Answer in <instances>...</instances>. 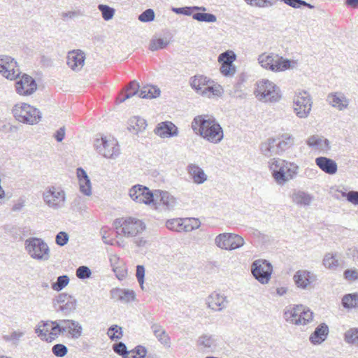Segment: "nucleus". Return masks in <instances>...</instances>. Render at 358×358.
<instances>
[{
  "label": "nucleus",
  "instance_id": "nucleus-17",
  "mask_svg": "<svg viewBox=\"0 0 358 358\" xmlns=\"http://www.w3.org/2000/svg\"><path fill=\"white\" fill-rule=\"evenodd\" d=\"M296 285L301 289H308L310 285L316 281L317 276L307 270H299L293 276Z\"/></svg>",
  "mask_w": 358,
  "mask_h": 358
},
{
  "label": "nucleus",
  "instance_id": "nucleus-12",
  "mask_svg": "<svg viewBox=\"0 0 358 358\" xmlns=\"http://www.w3.org/2000/svg\"><path fill=\"white\" fill-rule=\"evenodd\" d=\"M293 104L296 115L300 118H306L311 110L313 101L307 92L300 91L295 94Z\"/></svg>",
  "mask_w": 358,
  "mask_h": 358
},
{
  "label": "nucleus",
  "instance_id": "nucleus-44",
  "mask_svg": "<svg viewBox=\"0 0 358 358\" xmlns=\"http://www.w3.org/2000/svg\"><path fill=\"white\" fill-rule=\"evenodd\" d=\"M345 341L356 348H358V327L350 328L344 334Z\"/></svg>",
  "mask_w": 358,
  "mask_h": 358
},
{
  "label": "nucleus",
  "instance_id": "nucleus-16",
  "mask_svg": "<svg viewBox=\"0 0 358 358\" xmlns=\"http://www.w3.org/2000/svg\"><path fill=\"white\" fill-rule=\"evenodd\" d=\"M196 346L199 350L206 353L214 352L218 348L216 338L210 334L199 336L196 339Z\"/></svg>",
  "mask_w": 358,
  "mask_h": 358
},
{
  "label": "nucleus",
  "instance_id": "nucleus-55",
  "mask_svg": "<svg viewBox=\"0 0 358 358\" xmlns=\"http://www.w3.org/2000/svg\"><path fill=\"white\" fill-rule=\"evenodd\" d=\"M52 353L58 357H64L68 352V348L63 344H56L52 348Z\"/></svg>",
  "mask_w": 358,
  "mask_h": 358
},
{
  "label": "nucleus",
  "instance_id": "nucleus-30",
  "mask_svg": "<svg viewBox=\"0 0 358 358\" xmlns=\"http://www.w3.org/2000/svg\"><path fill=\"white\" fill-rule=\"evenodd\" d=\"M329 328L324 323L320 324L310 336V341L313 344H320L327 338Z\"/></svg>",
  "mask_w": 358,
  "mask_h": 358
},
{
  "label": "nucleus",
  "instance_id": "nucleus-7",
  "mask_svg": "<svg viewBox=\"0 0 358 358\" xmlns=\"http://www.w3.org/2000/svg\"><path fill=\"white\" fill-rule=\"evenodd\" d=\"M255 94L259 101L264 102L274 103L281 98L280 88L273 82L265 79L257 83Z\"/></svg>",
  "mask_w": 358,
  "mask_h": 358
},
{
  "label": "nucleus",
  "instance_id": "nucleus-14",
  "mask_svg": "<svg viewBox=\"0 0 358 358\" xmlns=\"http://www.w3.org/2000/svg\"><path fill=\"white\" fill-rule=\"evenodd\" d=\"M0 73L7 79L14 80L18 78L20 71L13 58L0 55Z\"/></svg>",
  "mask_w": 358,
  "mask_h": 358
},
{
  "label": "nucleus",
  "instance_id": "nucleus-49",
  "mask_svg": "<svg viewBox=\"0 0 358 358\" xmlns=\"http://www.w3.org/2000/svg\"><path fill=\"white\" fill-rule=\"evenodd\" d=\"M98 9L101 11L102 17L106 21L111 20L114 16L115 9L107 5L99 4Z\"/></svg>",
  "mask_w": 358,
  "mask_h": 358
},
{
  "label": "nucleus",
  "instance_id": "nucleus-26",
  "mask_svg": "<svg viewBox=\"0 0 358 358\" xmlns=\"http://www.w3.org/2000/svg\"><path fill=\"white\" fill-rule=\"evenodd\" d=\"M315 164L325 173L334 175L338 171V165L332 159L319 157L315 159Z\"/></svg>",
  "mask_w": 358,
  "mask_h": 358
},
{
  "label": "nucleus",
  "instance_id": "nucleus-51",
  "mask_svg": "<svg viewBox=\"0 0 358 358\" xmlns=\"http://www.w3.org/2000/svg\"><path fill=\"white\" fill-rule=\"evenodd\" d=\"M69 282V278L67 275H61L57 278L55 282L52 283V288L55 291H60L64 289Z\"/></svg>",
  "mask_w": 358,
  "mask_h": 358
},
{
  "label": "nucleus",
  "instance_id": "nucleus-13",
  "mask_svg": "<svg viewBox=\"0 0 358 358\" xmlns=\"http://www.w3.org/2000/svg\"><path fill=\"white\" fill-rule=\"evenodd\" d=\"M251 271L257 280L262 284H267L271 279L273 267L268 261L257 259L252 262Z\"/></svg>",
  "mask_w": 358,
  "mask_h": 358
},
{
  "label": "nucleus",
  "instance_id": "nucleus-29",
  "mask_svg": "<svg viewBox=\"0 0 358 358\" xmlns=\"http://www.w3.org/2000/svg\"><path fill=\"white\" fill-rule=\"evenodd\" d=\"M292 201L300 206H308L313 200V196L301 190H294L291 196Z\"/></svg>",
  "mask_w": 358,
  "mask_h": 358
},
{
  "label": "nucleus",
  "instance_id": "nucleus-5",
  "mask_svg": "<svg viewBox=\"0 0 358 358\" xmlns=\"http://www.w3.org/2000/svg\"><path fill=\"white\" fill-rule=\"evenodd\" d=\"M24 248L27 254L34 259L48 261L50 257V250L42 238L30 237L24 241Z\"/></svg>",
  "mask_w": 358,
  "mask_h": 358
},
{
  "label": "nucleus",
  "instance_id": "nucleus-59",
  "mask_svg": "<svg viewBox=\"0 0 358 358\" xmlns=\"http://www.w3.org/2000/svg\"><path fill=\"white\" fill-rule=\"evenodd\" d=\"M41 325L35 329V333L37 336L43 341L47 342H52L51 336L49 333V330L45 329L44 328L41 329Z\"/></svg>",
  "mask_w": 358,
  "mask_h": 358
},
{
  "label": "nucleus",
  "instance_id": "nucleus-50",
  "mask_svg": "<svg viewBox=\"0 0 358 358\" xmlns=\"http://www.w3.org/2000/svg\"><path fill=\"white\" fill-rule=\"evenodd\" d=\"M107 335L113 341H117L122 337V329L117 325H112L107 331Z\"/></svg>",
  "mask_w": 358,
  "mask_h": 358
},
{
  "label": "nucleus",
  "instance_id": "nucleus-35",
  "mask_svg": "<svg viewBox=\"0 0 358 358\" xmlns=\"http://www.w3.org/2000/svg\"><path fill=\"white\" fill-rule=\"evenodd\" d=\"M302 305H296L292 307H288L284 312V318L287 322L292 324H295V320H297V317L301 314V310Z\"/></svg>",
  "mask_w": 358,
  "mask_h": 358
},
{
  "label": "nucleus",
  "instance_id": "nucleus-11",
  "mask_svg": "<svg viewBox=\"0 0 358 358\" xmlns=\"http://www.w3.org/2000/svg\"><path fill=\"white\" fill-rule=\"evenodd\" d=\"M215 244L220 249L234 250L243 246L245 241L244 238L238 234L223 233L215 237Z\"/></svg>",
  "mask_w": 358,
  "mask_h": 358
},
{
  "label": "nucleus",
  "instance_id": "nucleus-41",
  "mask_svg": "<svg viewBox=\"0 0 358 358\" xmlns=\"http://www.w3.org/2000/svg\"><path fill=\"white\" fill-rule=\"evenodd\" d=\"M129 129L136 133L144 130L147 126L146 121L139 117H133L129 120Z\"/></svg>",
  "mask_w": 358,
  "mask_h": 358
},
{
  "label": "nucleus",
  "instance_id": "nucleus-53",
  "mask_svg": "<svg viewBox=\"0 0 358 358\" xmlns=\"http://www.w3.org/2000/svg\"><path fill=\"white\" fill-rule=\"evenodd\" d=\"M248 4L259 7L265 8L271 6L274 4L275 0H244Z\"/></svg>",
  "mask_w": 358,
  "mask_h": 358
},
{
  "label": "nucleus",
  "instance_id": "nucleus-15",
  "mask_svg": "<svg viewBox=\"0 0 358 358\" xmlns=\"http://www.w3.org/2000/svg\"><path fill=\"white\" fill-rule=\"evenodd\" d=\"M17 78L19 79L15 83V90L18 94L29 96L36 91L37 85L32 77L24 74L21 78Z\"/></svg>",
  "mask_w": 358,
  "mask_h": 358
},
{
  "label": "nucleus",
  "instance_id": "nucleus-36",
  "mask_svg": "<svg viewBox=\"0 0 358 358\" xmlns=\"http://www.w3.org/2000/svg\"><path fill=\"white\" fill-rule=\"evenodd\" d=\"M159 94L160 90L157 87L146 85L140 90L138 96L143 99H152L159 96Z\"/></svg>",
  "mask_w": 358,
  "mask_h": 358
},
{
  "label": "nucleus",
  "instance_id": "nucleus-4",
  "mask_svg": "<svg viewBox=\"0 0 358 358\" xmlns=\"http://www.w3.org/2000/svg\"><path fill=\"white\" fill-rule=\"evenodd\" d=\"M114 224L117 235H122L126 238L136 236L141 234L146 227L142 220L132 217L117 219Z\"/></svg>",
  "mask_w": 358,
  "mask_h": 358
},
{
  "label": "nucleus",
  "instance_id": "nucleus-24",
  "mask_svg": "<svg viewBox=\"0 0 358 358\" xmlns=\"http://www.w3.org/2000/svg\"><path fill=\"white\" fill-rule=\"evenodd\" d=\"M63 334L67 333L72 338L78 339L82 336L83 327L76 320H62Z\"/></svg>",
  "mask_w": 358,
  "mask_h": 358
},
{
  "label": "nucleus",
  "instance_id": "nucleus-39",
  "mask_svg": "<svg viewBox=\"0 0 358 358\" xmlns=\"http://www.w3.org/2000/svg\"><path fill=\"white\" fill-rule=\"evenodd\" d=\"M45 326H51L50 334L52 341H54L59 335L63 334L62 331V320L55 321H46L44 322Z\"/></svg>",
  "mask_w": 358,
  "mask_h": 358
},
{
  "label": "nucleus",
  "instance_id": "nucleus-1",
  "mask_svg": "<svg viewBox=\"0 0 358 358\" xmlns=\"http://www.w3.org/2000/svg\"><path fill=\"white\" fill-rule=\"evenodd\" d=\"M192 129L196 134L213 143H218L224 138L220 124L215 117L208 115L196 116L192 122Z\"/></svg>",
  "mask_w": 358,
  "mask_h": 358
},
{
  "label": "nucleus",
  "instance_id": "nucleus-43",
  "mask_svg": "<svg viewBox=\"0 0 358 358\" xmlns=\"http://www.w3.org/2000/svg\"><path fill=\"white\" fill-rule=\"evenodd\" d=\"M207 8L204 6H185L181 8H173L172 10L176 14H182L187 16H192L196 11H206Z\"/></svg>",
  "mask_w": 358,
  "mask_h": 358
},
{
  "label": "nucleus",
  "instance_id": "nucleus-56",
  "mask_svg": "<svg viewBox=\"0 0 358 358\" xmlns=\"http://www.w3.org/2000/svg\"><path fill=\"white\" fill-rule=\"evenodd\" d=\"M220 70L225 76H233L236 73V67L233 64H221Z\"/></svg>",
  "mask_w": 358,
  "mask_h": 358
},
{
  "label": "nucleus",
  "instance_id": "nucleus-2",
  "mask_svg": "<svg viewBox=\"0 0 358 358\" xmlns=\"http://www.w3.org/2000/svg\"><path fill=\"white\" fill-rule=\"evenodd\" d=\"M268 166L275 182L281 186L295 178L299 171L296 164L279 158L271 159Z\"/></svg>",
  "mask_w": 358,
  "mask_h": 358
},
{
  "label": "nucleus",
  "instance_id": "nucleus-64",
  "mask_svg": "<svg viewBox=\"0 0 358 358\" xmlns=\"http://www.w3.org/2000/svg\"><path fill=\"white\" fill-rule=\"evenodd\" d=\"M113 349L115 353L121 355L122 358L127 355L128 352L126 345L122 342L113 345Z\"/></svg>",
  "mask_w": 358,
  "mask_h": 358
},
{
  "label": "nucleus",
  "instance_id": "nucleus-60",
  "mask_svg": "<svg viewBox=\"0 0 358 358\" xmlns=\"http://www.w3.org/2000/svg\"><path fill=\"white\" fill-rule=\"evenodd\" d=\"M72 297V296L71 295H69L66 293H61L59 294L55 299H54V301H53V305H54V307L55 308V310H57V308L60 306H62L63 304H64V303L70 299Z\"/></svg>",
  "mask_w": 358,
  "mask_h": 358
},
{
  "label": "nucleus",
  "instance_id": "nucleus-27",
  "mask_svg": "<svg viewBox=\"0 0 358 358\" xmlns=\"http://www.w3.org/2000/svg\"><path fill=\"white\" fill-rule=\"evenodd\" d=\"M187 222H189V220H186V218L171 219L166 221V227L170 230L178 232L193 231L194 227H189V225L187 224Z\"/></svg>",
  "mask_w": 358,
  "mask_h": 358
},
{
  "label": "nucleus",
  "instance_id": "nucleus-47",
  "mask_svg": "<svg viewBox=\"0 0 358 358\" xmlns=\"http://www.w3.org/2000/svg\"><path fill=\"white\" fill-rule=\"evenodd\" d=\"M236 54L231 50H227L221 53L218 57V62L221 64H233L236 60Z\"/></svg>",
  "mask_w": 358,
  "mask_h": 358
},
{
  "label": "nucleus",
  "instance_id": "nucleus-61",
  "mask_svg": "<svg viewBox=\"0 0 358 358\" xmlns=\"http://www.w3.org/2000/svg\"><path fill=\"white\" fill-rule=\"evenodd\" d=\"M342 196L354 205H358V191H350L348 192H341Z\"/></svg>",
  "mask_w": 358,
  "mask_h": 358
},
{
  "label": "nucleus",
  "instance_id": "nucleus-18",
  "mask_svg": "<svg viewBox=\"0 0 358 358\" xmlns=\"http://www.w3.org/2000/svg\"><path fill=\"white\" fill-rule=\"evenodd\" d=\"M155 134L162 138L176 137L178 136V128L170 121L159 123L155 127Z\"/></svg>",
  "mask_w": 358,
  "mask_h": 358
},
{
  "label": "nucleus",
  "instance_id": "nucleus-34",
  "mask_svg": "<svg viewBox=\"0 0 358 358\" xmlns=\"http://www.w3.org/2000/svg\"><path fill=\"white\" fill-rule=\"evenodd\" d=\"M151 329L155 337L162 344L166 345L170 343V337L159 324H152L151 325Z\"/></svg>",
  "mask_w": 358,
  "mask_h": 358
},
{
  "label": "nucleus",
  "instance_id": "nucleus-19",
  "mask_svg": "<svg viewBox=\"0 0 358 358\" xmlns=\"http://www.w3.org/2000/svg\"><path fill=\"white\" fill-rule=\"evenodd\" d=\"M228 301L227 297L219 292H213L209 294L206 303L210 309L214 311H221L227 307Z\"/></svg>",
  "mask_w": 358,
  "mask_h": 358
},
{
  "label": "nucleus",
  "instance_id": "nucleus-58",
  "mask_svg": "<svg viewBox=\"0 0 358 358\" xmlns=\"http://www.w3.org/2000/svg\"><path fill=\"white\" fill-rule=\"evenodd\" d=\"M135 299V292L133 290L122 289L121 300L124 303H129Z\"/></svg>",
  "mask_w": 358,
  "mask_h": 358
},
{
  "label": "nucleus",
  "instance_id": "nucleus-32",
  "mask_svg": "<svg viewBox=\"0 0 358 358\" xmlns=\"http://www.w3.org/2000/svg\"><path fill=\"white\" fill-rule=\"evenodd\" d=\"M261 152L266 157H271L276 155H280L276 145L275 138H268L261 145Z\"/></svg>",
  "mask_w": 358,
  "mask_h": 358
},
{
  "label": "nucleus",
  "instance_id": "nucleus-42",
  "mask_svg": "<svg viewBox=\"0 0 358 358\" xmlns=\"http://www.w3.org/2000/svg\"><path fill=\"white\" fill-rule=\"evenodd\" d=\"M77 306V300L72 296L70 299L67 300L64 304L57 308V312H62L64 315H68L73 312Z\"/></svg>",
  "mask_w": 358,
  "mask_h": 358
},
{
  "label": "nucleus",
  "instance_id": "nucleus-33",
  "mask_svg": "<svg viewBox=\"0 0 358 358\" xmlns=\"http://www.w3.org/2000/svg\"><path fill=\"white\" fill-rule=\"evenodd\" d=\"M139 84L136 80H133L129 83L124 91H122L117 99L120 103L124 102L126 99L136 95L139 94Z\"/></svg>",
  "mask_w": 358,
  "mask_h": 358
},
{
  "label": "nucleus",
  "instance_id": "nucleus-48",
  "mask_svg": "<svg viewBox=\"0 0 358 358\" xmlns=\"http://www.w3.org/2000/svg\"><path fill=\"white\" fill-rule=\"evenodd\" d=\"M169 43V41L163 38H152L150 43L149 49L152 51L163 49L166 48Z\"/></svg>",
  "mask_w": 358,
  "mask_h": 358
},
{
  "label": "nucleus",
  "instance_id": "nucleus-3",
  "mask_svg": "<svg viewBox=\"0 0 358 358\" xmlns=\"http://www.w3.org/2000/svg\"><path fill=\"white\" fill-rule=\"evenodd\" d=\"M189 85L198 94L203 97L220 96L223 93V89L220 85L203 75L191 77Z\"/></svg>",
  "mask_w": 358,
  "mask_h": 358
},
{
  "label": "nucleus",
  "instance_id": "nucleus-62",
  "mask_svg": "<svg viewBox=\"0 0 358 358\" xmlns=\"http://www.w3.org/2000/svg\"><path fill=\"white\" fill-rule=\"evenodd\" d=\"M69 239V234L65 231L59 232L55 237V242L59 246H64L67 244Z\"/></svg>",
  "mask_w": 358,
  "mask_h": 358
},
{
  "label": "nucleus",
  "instance_id": "nucleus-54",
  "mask_svg": "<svg viewBox=\"0 0 358 358\" xmlns=\"http://www.w3.org/2000/svg\"><path fill=\"white\" fill-rule=\"evenodd\" d=\"M92 271L90 268L86 266H80L76 269V276L79 279L85 280L90 278Z\"/></svg>",
  "mask_w": 358,
  "mask_h": 358
},
{
  "label": "nucleus",
  "instance_id": "nucleus-10",
  "mask_svg": "<svg viewBox=\"0 0 358 358\" xmlns=\"http://www.w3.org/2000/svg\"><path fill=\"white\" fill-rule=\"evenodd\" d=\"M258 62L263 68L273 72L284 71L292 67L290 60L273 53L260 55Z\"/></svg>",
  "mask_w": 358,
  "mask_h": 358
},
{
  "label": "nucleus",
  "instance_id": "nucleus-28",
  "mask_svg": "<svg viewBox=\"0 0 358 358\" xmlns=\"http://www.w3.org/2000/svg\"><path fill=\"white\" fill-rule=\"evenodd\" d=\"M77 176L79 180L80 191L86 196H90L92 194V186L87 173L83 169L78 168Z\"/></svg>",
  "mask_w": 358,
  "mask_h": 358
},
{
  "label": "nucleus",
  "instance_id": "nucleus-45",
  "mask_svg": "<svg viewBox=\"0 0 358 358\" xmlns=\"http://www.w3.org/2000/svg\"><path fill=\"white\" fill-rule=\"evenodd\" d=\"M205 11H197L192 14V18L198 22H204L208 23L215 22L217 17L212 13H204Z\"/></svg>",
  "mask_w": 358,
  "mask_h": 358
},
{
  "label": "nucleus",
  "instance_id": "nucleus-8",
  "mask_svg": "<svg viewBox=\"0 0 358 358\" xmlns=\"http://www.w3.org/2000/svg\"><path fill=\"white\" fill-rule=\"evenodd\" d=\"M96 152L107 159H115L120 155V148L117 141L113 137L101 136L94 142Z\"/></svg>",
  "mask_w": 358,
  "mask_h": 358
},
{
  "label": "nucleus",
  "instance_id": "nucleus-63",
  "mask_svg": "<svg viewBox=\"0 0 358 358\" xmlns=\"http://www.w3.org/2000/svg\"><path fill=\"white\" fill-rule=\"evenodd\" d=\"M71 207L74 210L81 212L85 210L86 206L84 204L83 199L80 196H77L74 199L71 203Z\"/></svg>",
  "mask_w": 358,
  "mask_h": 358
},
{
  "label": "nucleus",
  "instance_id": "nucleus-20",
  "mask_svg": "<svg viewBox=\"0 0 358 358\" xmlns=\"http://www.w3.org/2000/svg\"><path fill=\"white\" fill-rule=\"evenodd\" d=\"M85 53L80 50H72L67 55V65L74 71H80L84 66Z\"/></svg>",
  "mask_w": 358,
  "mask_h": 358
},
{
  "label": "nucleus",
  "instance_id": "nucleus-37",
  "mask_svg": "<svg viewBox=\"0 0 358 358\" xmlns=\"http://www.w3.org/2000/svg\"><path fill=\"white\" fill-rule=\"evenodd\" d=\"M301 314L295 320V325H306L313 320V313L307 307L302 305Z\"/></svg>",
  "mask_w": 358,
  "mask_h": 358
},
{
  "label": "nucleus",
  "instance_id": "nucleus-22",
  "mask_svg": "<svg viewBox=\"0 0 358 358\" xmlns=\"http://www.w3.org/2000/svg\"><path fill=\"white\" fill-rule=\"evenodd\" d=\"M306 144L313 150L327 152L331 149L330 141L318 135H312L306 140Z\"/></svg>",
  "mask_w": 358,
  "mask_h": 358
},
{
  "label": "nucleus",
  "instance_id": "nucleus-52",
  "mask_svg": "<svg viewBox=\"0 0 358 358\" xmlns=\"http://www.w3.org/2000/svg\"><path fill=\"white\" fill-rule=\"evenodd\" d=\"M285 4L294 8H299L301 6H306L310 9L314 8V6L307 3L303 0H281Z\"/></svg>",
  "mask_w": 358,
  "mask_h": 358
},
{
  "label": "nucleus",
  "instance_id": "nucleus-40",
  "mask_svg": "<svg viewBox=\"0 0 358 358\" xmlns=\"http://www.w3.org/2000/svg\"><path fill=\"white\" fill-rule=\"evenodd\" d=\"M140 196L138 198L136 203L152 204L155 203V192H151L147 187L143 186L141 189Z\"/></svg>",
  "mask_w": 358,
  "mask_h": 358
},
{
  "label": "nucleus",
  "instance_id": "nucleus-57",
  "mask_svg": "<svg viewBox=\"0 0 358 358\" xmlns=\"http://www.w3.org/2000/svg\"><path fill=\"white\" fill-rule=\"evenodd\" d=\"M155 19V12L152 9H147L143 11L139 16L138 20L143 22H149Z\"/></svg>",
  "mask_w": 358,
  "mask_h": 358
},
{
  "label": "nucleus",
  "instance_id": "nucleus-9",
  "mask_svg": "<svg viewBox=\"0 0 358 358\" xmlns=\"http://www.w3.org/2000/svg\"><path fill=\"white\" fill-rule=\"evenodd\" d=\"M12 113L19 122L31 125L37 124L41 119V113L37 108L25 103L15 104Z\"/></svg>",
  "mask_w": 358,
  "mask_h": 358
},
{
  "label": "nucleus",
  "instance_id": "nucleus-38",
  "mask_svg": "<svg viewBox=\"0 0 358 358\" xmlns=\"http://www.w3.org/2000/svg\"><path fill=\"white\" fill-rule=\"evenodd\" d=\"M322 262L324 267L330 270H336L340 265L337 253H327Z\"/></svg>",
  "mask_w": 358,
  "mask_h": 358
},
{
  "label": "nucleus",
  "instance_id": "nucleus-31",
  "mask_svg": "<svg viewBox=\"0 0 358 358\" xmlns=\"http://www.w3.org/2000/svg\"><path fill=\"white\" fill-rule=\"evenodd\" d=\"M280 154L289 149L294 143V137L287 133L282 134L275 138Z\"/></svg>",
  "mask_w": 358,
  "mask_h": 358
},
{
  "label": "nucleus",
  "instance_id": "nucleus-21",
  "mask_svg": "<svg viewBox=\"0 0 358 358\" xmlns=\"http://www.w3.org/2000/svg\"><path fill=\"white\" fill-rule=\"evenodd\" d=\"M327 101L338 110H344L348 108L350 100L341 92H331L328 94Z\"/></svg>",
  "mask_w": 358,
  "mask_h": 358
},
{
  "label": "nucleus",
  "instance_id": "nucleus-23",
  "mask_svg": "<svg viewBox=\"0 0 358 358\" xmlns=\"http://www.w3.org/2000/svg\"><path fill=\"white\" fill-rule=\"evenodd\" d=\"M154 206L162 205L165 209H172L176 205V199L168 192L162 190L155 191ZM157 208V206H156Z\"/></svg>",
  "mask_w": 358,
  "mask_h": 358
},
{
  "label": "nucleus",
  "instance_id": "nucleus-6",
  "mask_svg": "<svg viewBox=\"0 0 358 358\" xmlns=\"http://www.w3.org/2000/svg\"><path fill=\"white\" fill-rule=\"evenodd\" d=\"M42 198L45 204L53 210H59L66 206V194L60 187H48L43 191Z\"/></svg>",
  "mask_w": 358,
  "mask_h": 358
},
{
  "label": "nucleus",
  "instance_id": "nucleus-46",
  "mask_svg": "<svg viewBox=\"0 0 358 358\" xmlns=\"http://www.w3.org/2000/svg\"><path fill=\"white\" fill-rule=\"evenodd\" d=\"M342 304L346 308H353L358 307V294H348L343 296Z\"/></svg>",
  "mask_w": 358,
  "mask_h": 358
},
{
  "label": "nucleus",
  "instance_id": "nucleus-25",
  "mask_svg": "<svg viewBox=\"0 0 358 358\" xmlns=\"http://www.w3.org/2000/svg\"><path fill=\"white\" fill-rule=\"evenodd\" d=\"M187 172L193 182L196 185H201L208 180V176L197 164L191 163L187 166Z\"/></svg>",
  "mask_w": 358,
  "mask_h": 358
}]
</instances>
